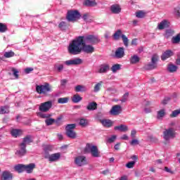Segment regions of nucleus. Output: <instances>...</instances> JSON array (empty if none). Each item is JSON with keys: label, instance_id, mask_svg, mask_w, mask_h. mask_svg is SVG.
Masks as SVG:
<instances>
[{"label": "nucleus", "instance_id": "1", "mask_svg": "<svg viewBox=\"0 0 180 180\" xmlns=\"http://www.w3.org/2000/svg\"><path fill=\"white\" fill-rule=\"evenodd\" d=\"M68 50L70 54L73 56L81 54L82 51L86 53V54H92L95 51V47L92 46V45L86 44V42L84 40V36H79L72 41Z\"/></svg>", "mask_w": 180, "mask_h": 180}, {"label": "nucleus", "instance_id": "2", "mask_svg": "<svg viewBox=\"0 0 180 180\" xmlns=\"http://www.w3.org/2000/svg\"><path fill=\"white\" fill-rule=\"evenodd\" d=\"M84 151V154H91L94 158L101 157V151H99L98 146L92 143H86Z\"/></svg>", "mask_w": 180, "mask_h": 180}, {"label": "nucleus", "instance_id": "3", "mask_svg": "<svg viewBox=\"0 0 180 180\" xmlns=\"http://www.w3.org/2000/svg\"><path fill=\"white\" fill-rule=\"evenodd\" d=\"M36 91L37 94L47 95L49 92H51L53 91V86H51L49 83H44V84L37 85Z\"/></svg>", "mask_w": 180, "mask_h": 180}, {"label": "nucleus", "instance_id": "4", "mask_svg": "<svg viewBox=\"0 0 180 180\" xmlns=\"http://www.w3.org/2000/svg\"><path fill=\"white\" fill-rule=\"evenodd\" d=\"M66 19L68 22H76L78 19H81V13L78 10L68 11Z\"/></svg>", "mask_w": 180, "mask_h": 180}, {"label": "nucleus", "instance_id": "5", "mask_svg": "<svg viewBox=\"0 0 180 180\" xmlns=\"http://www.w3.org/2000/svg\"><path fill=\"white\" fill-rule=\"evenodd\" d=\"M112 37L114 40H119L120 37H122L124 46H125V47L129 46V39L126 35L123 34L122 30H117L115 33L113 34Z\"/></svg>", "mask_w": 180, "mask_h": 180}, {"label": "nucleus", "instance_id": "6", "mask_svg": "<svg viewBox=\"0 0 180 180\" xmlns=\"http://www.w3.org/2000/svg\"><path fill=\"white\" fill-rule=\"evenodd\" d=\"M75 127H77V124H69L66 126V136L69 137V139H77V132L74 130Z\"/></svg>", "mask_w": 180, "mask_h": 180}, {"label": "nucleus", "instance_id": "7", "mask_svg": "<svg viewBox=\"0 0 180 180\" xmlns=\"http://www.w3.org/2000/svg\"><path fill=\"white\" fill-rule=\"evenodd\" d=\"M176 134V132H175L174 128L170 127L163 131V139L165 141H169L171 139H175Z\"/></svg>", "mask_w": 180, "mask_h": 180}, {"label": "nucleus", "instance_id": "8", "mask_svg": "<svg viewBox=\"0 0 180 180\" xmlns=\"http://www.w3.org/2000/svg\"><path fill=\"white\" fill-rule=\"evenodd\" d=\"M84 41L86 43H90V44H98V43H101L99 37L94 34L84 36Z\"/></svg>", "mask_w": 180, "mask_h": 180}, {"label": "nucleus", "instance_id": "9", "mask_svg": "<svg viewBox=\"0 0 180 180\" xmlns=\"http://www.w3.org/2000/svg\"><path fill=\"white\" fill-rule=\"evenodd\" d=\"M157 61H158V56L157 54H154L151 58L152 63L146 65L144 67L145 70H155V68H157Z\"/></svg>", "mask_w": 180, "mask_h": 180}, {"label": "nucleus", "instance_id": "10", "mask_svg": "<svg viewBox=\"0 0 180 180\" xmlns=\"http://www.w3.org/2000/svg\"><path fill=\"white\" fill-rule=\"evenodd\" d=\"M53 107V101H46L44 103H41L39 107V110L40 112H49V110H50V109H51V108Z\"/></svg>", "mask_w": 180, "mask_h": 180}, {"label": "nucleus", "instance_id": "11", "mask_svg": "<svg viewBox=\"0 0 180 180\" xmlns=\"http://www.w3.org/2000/svg\"><path fill=\"white\" fill-rule=\"evenodd\" d=\"M15 154L17 157L20 158L25 157L27 154V149H26V146L22 145L21 143L18 144V149L15 151Z\"/></svg>", "mask_w": 180, "mask_h": 180}, {"label": "nucleus", "instance_id": "12", "mask_svg": "<svg viewBox=\"0 0 180 180\" xmlns=\"http://www.w3.org/2000/svg\"><path fill=\"white\" fill-rule=\"evenodd\" d=\"M44 158H46L50 161V162H55L56 161H58L59 158H61V153H53L51 155H46Z\"/></svg>", "mask_w": 180, "mask_h": 180}, {"label": "nucleus", "instance_id": "13", "mask_svg": "<svg viewBox=\"0 0 180 180\" xmlns=\"http://www.w3.org/2000/svg\"><path fill=\"white\" fill-rule=\"evenodd\" d=\"M65 65H81L82 64V59L76 58L74 59L68 60L65 61Z\"/></svg>", "mask_w": 180, "mask_h": 180}, {"label": "nucleus", "instance_id": "14", "mask_svg": "<svg viewBox=\"0 0 180 180\" xmlns=\"http://www.w3.org/2000/svg\"><path fill=\"white\" fill-rule=\"evenodd\" d=\"M110 113L112 116H118V115L122 113V106L120 105H115L112 106L110 110Z\"/></svg>", "mask_w": 180, "mask_h": 180}, {"label": "nucleus", "instance_id": "15", "mask_svg": "<svg viewBox=\"0 0 180 180\" xmlns=\"http://www.w3.org/2000/svg\"><path fill=\"white\" fill-rule=\"evenodd\" d=\"M75 162L78 167L86 165V158L85 156H78L75 158Z\"/></svg>", "mask_w": 180, "mask_h": 180}, {"label": "nucleus", "instance_id": "16", "mask_svg": "<svg viewBox=\"0 0 180 180\" xmlns=\"http://www.w3.org/2000/svg\"><path fill=\"white\" fill-rule=\"evenodd\" d=\"M110 70V65L108 63H103L99 66V69L98 70L97 72L98 74H106L108 71Z\"/></svg>", "mask_w": 180, "mask_h": 180}, {"label": "nucleus", "instance_id": "17", "mask_svg": "<svg viewBox=\"0 0 180 180\" xmlns=\"http://www.w3.org/2000/svg\"><path fill=\"white\" fill-rule=\"evenodd\" d=\"M31 143H33V136L32 135H27L23 139L21 143L22 146H29Z\"/></svg>", "mask_w": 180, "mask_h": 180}, {"label": "nucleus", "instance_id": "18", "mask_svg": "<svg viewBox=\"0 0 180 180\" xmlns=\"http://www.w3.org/2000/svg\"><path fill=\"white\" fill-rule=\"evenodd\" d=\"M1 180H13V174L9 171H4L1 174Z\"/></svg>", "mask_w": 180, "mask_h": 180}, {"label": "nucleus", "instance_id": "19", "mask_svg": "<svg viewBox=\"0 0 180 180\" xmlns=\"http://www.w3.org/2000/svg\"><path fill=\"white\" fill-rule=\"evenodd\" d=\"M110 11L112 13L117 15L122 12V8L119 4H114L110 6Z\"/></svg>", "mask_w": 180, "mask_h": 180}, {"label": "nucleus", "instance_id": "20", "mask_svg": "<svg viewBox=\"0 0 180 180\" xmlns=\"http://www.w3.org/2000/svg\"><path fill=\"white\" fill-rule=\"evenodd\" d=\"M171 23L168 21V20H163L158 25V27L159 30H164V29H167Z\"/></svg>", "mask_w": 180, "mask_h": 180}, {"label": "nucleus", "instance_id": "21", "mask_svg": "<svg viewBox=\"0 0 180 180\" xmlns=\"http://www.w3.org/2000/svg\"><path fill=\"white\" fill-rule=\"evenodd\" d=\"M116 58H123L124 57V48L119 47L115 51Z\"/></svg>", "mask_w": 180, "mask_h": 180}, {"label": "nucleus", "instance_id": "22", "mask_svg": "<svg viewBox=\"0 0 180 180\" xmlns=\"http://www.w3.org/2000/svg\"><path fill=\"white\" fill-rule=\"evenodd\" d=\"M172 56H174V52H172L171 50H167L161 56V60L162 61H165L167 58H169V57H172Z\"/></svg>", "mask_w": 180, "mask_h": 180}, {"label": "nucleus", "instance_id": "23", "mask_svg": "<svg viewBox=\"0 0 180 180\" xmlns=\"http://www.w3.org/2000/svg\"><path fill=\"white\" fill-rule=\"evenodd\" d=\"M100 122L101 124L103 126V127L109 128L113 126V122L110 120L103 119V120H101Z\"/></svg>", "mask_w": 180, "mask_h": 180}, {"label": "nucleus", "instance_id": "24", "mask_svg": "<svg viewBox=\"0 0 180 180\" xmlns=\"http://www.w3.org/2000/svg\"><path fill=\"white\" fill-rule=\"evenodd\" d=\"M34 168H36V165L34 163L25 165V171H26L27 174H32Z\"/></svg>", "mask_w": 180, "mask_h": 180}, {"label": "nucleus", "instance_id": "25", "mask_svg": "<svg viewBox=\"0 0 180 180\" xmlns=\"http://www.w3.org/2000/svg\"><path fill=\"white\" fill-rule=\"evenodd\" d=\"M87 110H96L98 109V103L96 102L93 101L89 103L88 105L86 106Z\"/></svg>", "mask_w": 180, "mask_h": 180}, {"label": "nucleus", "instance_id": "26", "mask_svg": "<svg viewBox=\"0 0 180 180\" xmlns=\"http://www.w3.org/2000/svg\"><path fill=\"white\" fill-rule=\"evenodd\" d=\"M83 5H84V6L94 7L96 6V5H98V3H96L95 0H84Z\"/></svg>", "mask_w": 180, "mask_h": 180}, {"label": "nucleus", "instance_id": "27", "mask_svg": "<svg viewBox=\"0 0 180 180\" xmlns=\"http://www.w3.org/2000/svg\"><path fill=\"white\" fill-rule=\"evenodd\" d=\"M114 130H118L119 131L126 132L129 130L127 125L120 124L114 127Z\"/></svg>", "mask_w": 180, "mask_h": 180}, {"label": "nucleus", "instance_id": "28", "mask_svg": "<svg viewBox=\"0 0 180 180\" xmlns=\"http://www.w3.org/2000/svg\"><path fill=\"white\" fill-rule=\"evenodd\" d=\"M22 131L20 129H12L11 131V134L13 137H15L16 139L17 137H20V136H22Z\"/></svg>", "mask_w": 180, "mask_h": 180}, {"label": "nucleus", "instance_id": "29", "mask_svg": "<svg viewBox=\"0 0 180 180\" xmlns=\"http://www.w3.org/2000/svg\"><path fill=\"white\" fill-rule=\"evenodd\" d=\"M15 171L18 172V174H21L25 171V165L18 164L14 167Z\"/></svg>", "mask_w": 180, "mask_h": 180}, {"label": "nucleus", "instance_id": "30", "mask_svg": "<svg viewBox=\"0 0 180 180\" xmlns=\"http://www.w3.org/2000/svg\"><path fill=\"white\" fill-rule=\"evenodd\" d=\"M81 101H82V97L78 94H75L72 98V102H73V103H79Z\"/></svg>", "mask_w": 180, "mask_h": 180}, {"label": "nucleus", "instance_id": "31", "mask_svg": "<svg viewBox=\"0 0 180 180\" xmlns=\"http://www.w3.org/2000/svg\"><path fill=\"white\" fill-rule=\"evenodd\" d=\"M9 113V105H3L0 107V115Z\"/></svg>", "mask_w": 180, "mask_h": 180}, {"label": "nucleus", "instance_id": "32", "mask_svg": "<svg viewBox=\"0 0 180 180\" xmlns=\"http://www.w3.org/2000/svg\"><path fill=\"white\" fill-rule=\"evenodd\" d=\"M75 92H86V87L84 85H77L75 87Z\"/></svg>", "mask_w": 180, "mask_h": 180}, {"label": "nucleus", "instance_id": "33", "mask_svg": "<svg viewBox=\"0 0 180 180\" xmlns=\"http://www.w3.org/2000/svg\"><path fill=\"white\" fill-rule=\"evenodd\" d=\"M8 32V25L5 23L0 22V33Z\"/></svg>", "mask_w": 180, "mask_h": 180}, {"label": "nucleus", "instance_id": "34", "mask_svg": "<svg viewBox=\"0 0 180 180\" xmlns=\"http://www.w3.org/2000/svg\"><path fill=\"white\" fill-rule=\"evenodd\" d=\"M58 27L59 29H60V30H67L68 25L67 24V22L62 21L59 23Z\"/></svg>", "mask_w": 180, "mask_h": 180}, {"label": "nucleus", "instance_id": "35", "mask_svg": "<svg viewBox=\"0 0 180 180\" xmlns=\"http://www.w3.org/2000/svg\"><path fill=\"white\" fill-rule=\"evenodd\" d=\"M140 61V58L137 56V55H134L131 57L130 63L131 64H137Z\"/></svg>", "mask_w": 180, "mask_h": 180}, {"label": "nucleus", "instance_id": "36", "mask_svg": "<svg viewBox=\"0 0 180 180\" xmlns=\"http://www.w3.org/2000/svg\"><path fill=\"white\" fill-rule=\"evenodd\" d=\"M169 72H175L178 70V66L175 65H169L167 67Z\"/></svg>", "mask_w": 180, "mask_h": 180}, {"label": "nucleus", "instance_id": "37", "mask_svg": "<svg viewBox=\"0 0 180 180\" xmlns=\"http://www.w3.org/2000/svg\"><path fill=\"white\" fill-rule=\"evenodd\" d=\"M164 116H165V110L162 109L158 111L157 119L160 120V119H162Z\"/></svg>", "mask_w": 180, "mask_h": 180}, {"label": "nucleus", "instance_id": "38", "mask_svg": "<svg viewBox=\"0 0 180 180\" xmlns=\"http://www.w3.org/2000/svg\"><path fill=\"white\" fill-rule=\"evenodd\" d=\"M68 101H70V98L68 97L59 98L58 99V103H61V104L68 103Z\"/></svg>", "mask_w": 180, "mask_h": 180}, {"label": "nucleus", "instance_id": "39", "mask_svg": "<svg viewBox=\"0 0 180 180\" xmlns=\"http://www.w3.org/2000/svg\"><path fill=\"white\" fill-rule=\"evenodd\" d=\"M180 41V34H178L176 37H173L172 39V43L173 44H177Z\"/></svg>", "mask_w": 180, "mask_h": 180}, {"label": "nucleus", "instance_id": "40", "mask_svg": "<svg viewBox=\"0 0 180 180\" xmlns=\"http://www.w3.org/2000/svg\"><path fill=\"white\" fill-rule=\"evenodd\" d=\"M146 16V13L143 11H139L136 13V17L139 18V19H143Z\"/></svg>", "mask_w": 180, "mask_h": 180}, {"label": "nucleus", "instance_id": "41", "mask_svg": "<svg viewBox=\"0 0 180 180\" xmlns=\"http://www.w3.org/2000/svg\"><path fill=\"white\" fill-rule=\"evenodd\" d=\"M120 67H121V65L120 64H115L112 66L110 70H111V71H112V72H117V71H119V70H120Z\"/></svg>", "mask_w": 180, "mask_h": 180}, {"label": "nucleus", "instance_id": "42", "mask_svg": "<svg viewBox=\"0 0 180 180\" xmlns=\"http://www.w3.org/2000/svg\"><path fill=\"white\" fill-rule=\"evenodd\" d=\"M103 84V82L101 81L100 82L97 83L94 86V92H99L101 91V86H102V84Z\"/></svg>", "mask_w": 180, "mask_h": 180}, {"label": "nucleus", "instance_id": "43", "mask_svg": "<svg viewBox=\"0 0 180 180\" xmlns=\"http://www.w3.org/2000/svg\"><path fill=\"white\" fill-rule=\"evenodd\" d=\"M15 56V52L10 51L8 52H5L4 56L6 58H11V57H13Z\"/></svg>", "mask_w": 180, "mask_h": 180}, {"label": "nucleus", "instance_id": "44", "mask_svg": "<svg viewBox=\"0 0 180 180\" xmlns=\"http://www.w3.org/2000/svg\"><path fill=\"white\" fill-rule=\"evenodd\" d=\"M79 125L82 126V127H86V126H88V120L84 118L80 119Z\"/></svg>", "mask_w": 180, "mask_h": 180}, {"label": "nucleus", "instance_id": "45", "mask_svg": "<svg viewBox=\"0 0 180 180\" xmlns=\"http://www.w3.org/2000/svg\"><path fill=\"white\" fill-rule=\"evenodd\" d=\"M37 115L39 116V117H41V119H47L50 117V115L44 114V112H38Z\"/></svg>", "mask_w": 180, "mask_h": 180}, {"label": "nucleus", "instance_id": "46", "mask_svg": "<svg viewBox=\"0 0 180 180\" xmlns=\"http://www.w3.org/2000/svg\"><path fill=\"white\" fill-rule=\"evenodd\" d=\"M55 122H56V120L53 118L46 119L45 120V122L47 126H51V124H53Z\"/></svg>", "mask_w": 180, "mask_h": 180}, {"label": "nucleus", "instance_id": "47", "mask_svg": "<svg viewBox=\"0 0 180 180\" xmlns=\"http://www.w3.org/2000/svg\"><path fill=\"white\" fill-rule=\"evenodd\" d=\"M178 115H180V110H175L172 111V114L170 115V117H176Z\"/></svg>", "mask_w": 180, "mask_h": 180}, {"label": "nucleus", "instance_id": "48", "mask_svg": "<svg viewBox=\"0 0 180 180\" xmlns=\"http://www.w3.org/2000/svg\"><path fill=\"white\" fill-rule=\"evenodd\" d=\"M134 165H136V162L135 161H131V162H129L126 165V167H127V168H134Z\"/></svg>", "mask_w": 180, "mask_h": 180}, {"label": "nucleus", "instance_id": "49", "mask_svg": "<svg viewBox=\"0 0 180 180\" xmlns=\"http://www.w3.org/2000/svg\"><path fill=\"white\" fill-rule=\"evenodd\" d=\"M117 139V136L116 135H112L110 138L108 139V143H115V141Z\"/></svg>", "mask_w": 180, "mask_h": 180}, {"label": "nucleus", "instance_id": "50", "mask_svg": "<svg viewBox=\"0 0 180 180\" xmlns=\"http://www.w3.org/2000/svg\"><path fill=\"white\" fill-rule=\"evenodd\" d=\"M55 68H56L58 72H61V71L64 70V65H56Z\"/></svg>", "mask_w": 180, "mask_h": 180}, {"label": "nucleus", "instance_id": "51", "mask_svg": "<svg viewBox=\"0 0 180 180\" xmlns=\"http://www.w3.org/2000/svg\"><path fill=\"white\" fill-rule=\"evenodd\" d=\"M129 98V92L125 93L123 96L122 98L121 99V102L124 103L127 101V99Z\"/></svg>", "mask_w": 180, "mask_h": 180}, {"label": "nucleus", "instance_id": "52", "mask_svg": "<svg viewBox=\"0 0 180 180\" xmlns=\"http://www.w3.org/2000/svg\"><path fill=\"white\" fill-rule=\"evenodd\" d=\"M12 72H13V75L15 77V78H16V79H18V78H19V71H18V70L13 68L12 69Z\"/></svg>", "mask_w": 180, "mask_h": 180}, {"label": "nucleus", "instance_id": "53", "mask_svg": "<svg viewBox=\"0 0 180 180\" xmlns=\"http://www.w3.org/2000/svg\"><path fill=\"white\" fill-rule=\"evenodd\" d=\"M174 33H175V32L172 30H167L166 31V36L167 37H169L171 36H174Z\"/></svg>", "mask_w": 180, "mask_h": 180}, {"label": "nucleus", "instance_id": "54", "mask_svg": "<svg viewBox=\"0 0 180 180\" xmlns=\"http://www.w3.org/2000/svg\"><path fill=\"white\" fill-rule=\"evenodd\" d=\"M49 151H53V146H51L50 145L45 146L44 152L46 153V154H47L49 153Z\"/></svg>", "mask_w": 180, "mask_h": 180}, {"label": "nucleus", "instance_id": "55", "mask_svg": "<svg viewBox=\"0 0 180 180\" xmlns=\"http://www.w3.org/2000/svg\"><path fill=\"white\" fill-rule=\"evenodd\" d=\"M174 13L178 18H180V7H176L174 8Z\"/></svg>", "mask_w": 180, "mask_h": 180}, {"label": "nucleus", "instance_id": "56", "mask_svg": "<svg viewBox=\"0 0 180 180\" xmlns=\"http://www.w3.org/2000/svg\"><path fill=\"white\" fill-rule=\"evenodd\" d=\"M140 143L139 142V140L137 139H133L131 142L130 144L131 146H137L139 145Z\"/></svg>", "mask_w": 180, "mask_h": 180}, {"label": "nucleus", "instance_id": "57", "mask_svg": "<svg viewBox=\"0 0 180 180\" xmlns=\"http://www.w3.org/2000/svg\"><path fill=\"white\" fill-rule=\"evenodd\" d=\"M170 100H171V98H169V97L165 98V99L162 100V105H167L168 103V102H169Z\"/></svg>", "mask_w": 180, "mask_h": 180}, {"label": "nucleus", "instance_id": "58", "mask_svg": "<svg viewBox=\"0 0 180 180\" xmlns=\"http://www.w3.org/2000/svg\"><path fill=\"white\" fill-rule=\"evenodd\" d=\"M165 171H166V172H169V174H174V171L168 168V167H165Z\"/></svg>", "mask_w": 180, "mask_h": 180}, {"label": "nucleus", "instance_id": "59", "mask_svg": "<svg viewBox=\"0 0 180 180\" xmlns=\"http://www.w3.org/2000/svg\"><path fill=\"white\" fill-rule=\"evenodd\" d=\"M114 148L117 151H119V150H120V143H117V144H115Z\"/></svg>", "mask_w": 180, "mask_h": 180}, {"label": "nucleus", "instance_id": "60", "mask_svg": "<svg viewBox=\"0 0 180 180\" xmlns=\"http://www.w3.org/2000/svg\"><path fill=\"white\" fill-rule=\"evenodd\" d=\"M33 68H27L25 69V72L26 74H30V72H32V71H33Z\"/></svg>", "mask_w": 180, "mask_h": 180}, {"label": "nucleus", "instance_id": "61", "mask_svg": "<svg viewBox=\"0 0 180 180\" xmlns=\"http://www.w3.org/2000/svg\"><path fill=\"white\" fill-rule=\"evenodd\" d=\"M136 134H137V131H136L135 129L131 131V136L133 137V139H134Z\"/></svg>", "mask_w": 180, "mask_h": 180}, {"label": "nucleus", "instance_id": "62", "mask_svg": "<svg viewBox=\"0 0 180 180\" xmlns=\"http://www.w3.org/2000/svg\"><path fill=\"white\" fill-rule=\"evenodd\" d=\"M65 84H67V79H62V80H60V85L62 86H64L65 85Z\"/></svg>", "mask_w": 180, "mask_h": 180}, {"label": "nucleus", "instance_id": "63", "mask_svg": "<svg viewBox=\"0 0 180 180\" xmlns=\"http://www.w3.org/2000/svg\"><path fill=\"white\" fill-rule=\"evenodd\" d=\"M131 45L132 46H137V39H134L131 41Z\"/></svg>", "mask_w": 180, "mask_h": 180}, {"label": "nucleus", "instance_id": "64", "mask_svg": "<svg viewBox=\"0 0 180 180\" xmlns=\"http://www.w3.org/2000/svg\"><path fill=\"white\" fill-rule=\"evenodd\" d=\"M121 140H129V136L127 134L122 135Z\"/></svg>", "mask_w": 180, "mask_h": 180}]
</instances>
